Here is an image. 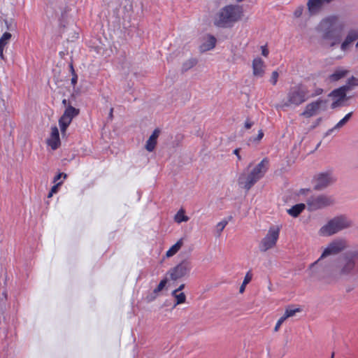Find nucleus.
<instances>
[{
  "instance_id": "nucleus-7",
  "label": "nucleus",
  "mask_w": 358,
  "mask_h": 358,
  "mask_svg": "<svg viewBox=\"0 0 358 358\" xmlns=\"http://www.w3.org/2000/svg\"><path fill=\"white\" fill-rule=\"evenodd\" d=\"M308 98L306 89L302 86L292 88L287 95V99L282 103V107L297 106L305 102Z\"/></svg>"
},
{
  "instance_id": "nucleus-2",
  "label": "nucleus",
  "mask_w": 358,
  "mask_h": 358,
  "mask_svg": "<svg viewBox=\"0 0 358 358\" xmlns=\"http://www.w3.org/2000/svg\"><path fill=\"white\" fill-rule=\"evenodd\" d=\"M243 8L239 5H228L221 8L213 18L214 24L220 27L231 26L242 19Z\"/></svg>"
},
{
  "instance_id": "nucleus-1",
  "label": "nucleus",
  "mask_w": 358,
  "mask_h": 358,
  "mask_svg": "<svg viewBox=\"0 0 358 358\" xmlns=\"http://www.w3.org/2000/svg\"><path fill=\"white\" fill-rule=\"evenodd\" d=\"M315 30L331 52L338 51L337 59L345 57L354 44L358 50V27H350V22L341 15H330L322 18Z\"/></svg>"
},
{
  "instance_id": "nucleus-21",
  "label": "nucleus",
  "mask_w": 358,
  "mask_h": 358,
  "mask_svg": "<svg viewBox=\"0 0 358 358\" xmlns=\"http://www.w3.org/2000/svg\"><path fill=\"white\" fill-rule=\"evenodd\" d=\"M12 35L9 32H5L0 38V58L4 59L3 50L5 47L9 43Z\"/></svg>"
},
{
  "instance_id": "nucleus-31",
  "label": "nucleus",
  "mask_w": 358,
  "mask_h": 358,
  "mask_svg": "<svg viewBox=\"0 0 358 358\" xmlns=\"http://www.w3.org/2000/svg\"><path fill=\"white\" fill-rule=\"evenodd\" d=\"M196 62H197L196 59H189L187 60L185 62H184V64L182 65V69L185 71H187V70L192 69V67H194L196 64Z\"/></svg>"
},
{
  "instance_id": "nucleus-47",
  "label": "nucleus",
  "mask_w": 358,
  "mask_h": 358,
  "mask_svg": "<svg viewBox=\"0 0 358 358\" xmlns=\"http://www.w3.org/2000/svg\"><path fill=\"white\" fill-rule=\"evenodd\" d=\"M309 192V189H301V194H305L306 192Z\"/></svg>"
},
{
  "instance_id": "nucleus-29",
  "label": "nucleus",
  "mask_w": 358,
  "mask_h": 358,
  "mask_svg": "<svg viewBox=\"0 0 358 358\" xmlns=\"http://www.w3.org/2000/svg\"><path fill=\"white\" fill-rule=\"evenodd\" d=\"M251 280H252V274L250 272H248L246 273V275L244 278V280L243 281V283L240 287V289H239L240 293H243L245 291L246 285L248 284L251 281Z\"/></svg>"
},
{
  "instance_id": "nucleus-24",
  "label": "nucleus",
  "mask_w": 358,
  "mask_h": 358,
  "mask_svg": "<svg viewBox=\"0 0 358 358\" xmlns=\"http://www.w3.org/2000/svg\"><path fill=\"white\" fill-rule=\"evenodd\" d=\"M305 207L304 203L296 204L287 210V213L294 217H296L305 209Z\"/></svg>"
},
{
  "instance_id": "nucleus-40",
  "label": "nucleus",
  "mask_w": 358,
  "mask_h": 358,
  "mask_svg": "<svg viewBox=\"0 0 358 358\" xmlns=\"http://www.w3.org/2000/svg\"><path fill=\"white\" fill-rule=\"evenodd\" d=\"M261 50H262V55L263 56H264L265 57H266L269 53L267 48L265 45H262V46H261Z\"/></svg>"
},
{
  "instance_id": "nucleus-6",
  "label": "nucleus",
  "mask_w": 358,
  "mask_h": 358,
  "mask_svg": "<svg viewBox=\"0 0 358 358\" xmlns=\"http://www.w3.org/2000/svg\"><path fill=\"white\" fill-rule=\"evenodd\" d=\"M347 248L348 243L345 239L339 238L333 240L324 248L320 257L310 265V269L313 268L322 259L337 255L345 250Z\"/></svg>"
},
{
  "instance_id": "nucleus-8",
  "label": "nucleus",
  "mask_w": 358,
  "mask_h": 358,
  "mask_svg": "<svg viewBox=\"0 0 358 358\" xmlns=\"http://www.w3.org/2000/svg\"><path fill=\"white\" fill-rule=\"evenodd\" d=\"M280 227L279 226H271L266 236L261 240L259 248L262 252L273 248L277 243L280 235Z\"/></svg>"
},
{
  "instance_id": "nucleus-32",
  "label": "nucleus",
  "mask_w": 358,
  "mask_h": 358,
  "mask_svg": "<svg viewBox=\"0 0 358 358\" xmlns=\"http://www.w3.org/2000/svg\"><path fill=\"white\" fill-rule=\"evenodd\" d=\"M166 282H167L166 279H164V280H161L160 282L159 283L158 286L155 289L154 292L157 293V292H159L160 291H162L164 289V287H165Z\"/></svg>"
},
{
  "instance_id": "nucleus-50",
  "label": "nucleus",
  "mask_w": 358,
  "mask_h": 358,
  "mask_svg": "<svg viewBox=\"0 0 358 358\" xmlns=\"http://www.w3.org/2000/svg\"><path fill=\"white\" fill-rule=\"evenodd\" d=\"M332 357H334V354L332 355ZM331 358H333V357H331Z\"/></svg>"
},
{
  "instance_id": "nucleus-25",
  "label": "nucleus",
  "mask_w": 358,
  "mask_h": 358,
  "mask_svg": "<svg viewBox=\"0 0 358 358\" xmlns=\"http://www.w3.org/2000/svg\"><path fill=\"white\" fill-rule=\"evenodd\" d=\"M343 87H345L347 91L351 90L355 87H358V78L353 76L350 77L348 76L345 85H343Z\"/></svg>"
},
{
  "instance_id": "nucleus-13",
  "label": "nucleus",
  "mask_w": 358,
  "mask_h": 358,
  "mask_svg": "<svg viewBox=\"0 0 358 358\" xmlns=\"http://www.w3.org/2000/svg\"><path fill=\"white\" fill-rule=\"evenodd\" d=\"M191 268V262L188 260H184L176 266L171 268L168 274L169 275L171 280H176L187 275Z\"/></svg>"
},
{
  "instance_id": "nucleus-36",
  "label": "nucleus",
  "mask_w": 358,
  "mask_h": 358,
  "mask_svg": "<svg viewBox=\"0 0 358 358\" xmlns=\"http://www.w3.org/2000/svg\"><path fill=\"white\" fill-rule=\"evenodd\" d=\"M324 90L321 87H316L314 91L313 92V93L310 94V96L311 97H314V96H320L321 95L322 93H323Z\"/></svg>"
},
{
  "instance_id": "nucleus-30",
  "label": "nucleus",
  "mask_w": 358,
  "mask_h": 358,
  "mask_svg": "<svg viewBox=\"0 0 358 358\" xmlns=\"http://www.w3.org/2000/svg\"><path fill=\"white\" fill-rule=\"evenodd\" d=\"M228 222L226 220H223L218 222L215 226V231L217 236H220L221 233L227 226Z\"/></svg>"
},
{
  "instance_id": "nucleus-11",
  "label": "nucleus",
  "mask_w": 358,
  "mask_h": 358,
  "mask_svg": "<svg viewBox=\"0 0 358 358\" xmlns=\"http://www.w3.org/2000/svg\"><path fill=\"white\" fill-rule=\"evenodd\" d=\"M327 100L322 99L315 100L305 106L303 111L300 115L306 118L315 116L321 111H324L327 109Z\"/></svg>"
},
{
  "instance_id": "nucleus-18",
  "label": "nucleus",
  "mask_w": 358,
  "mask_h": 358,
  "mask_svg": "<svg viewBox=\"0 0 358 358\" xmlns=\"http://www.w3.org/2000/svg\"><path fill=\"white\" fill-rule=\"evenodd\" d=\"M266 65L259 57H256L252 61V73L255 77H262L265 72Z\"/></svg>"
},
{
  "instance_id": "nucleus-49",
  "label": "nucleus",
  "mask_w": 358,
  "mask_h": 358,
  "mask_svg": "<svg viewBox=\"0 0 358 358\" xmlns=\"http://www.w3.org/2000/svg\"><path fill=\"white\" fill-rule=\"evenodd\" d=\"M113 108H110V116L112 117L113 116Z\"/></svg>"
},
{
  "instance_id": "nucleus-28",
  "label": "nucleus",
  "mask_w": 358,
  "mask_h": 358,
  "mask_svg": "<svg viewBox=\"0 0 358 358\" xmlns=\"http://www.w3.org/2000/svg\"><path fill=\"white\" fill-rule=\"evenodd\" d=\"M175 221L178 223H180L182 222H187L189 218L187 216L185 215V212L183 210H180L176 215H175Z\"/></svg>"
},
{
  "instance_id": "nucleus-39",
  "label": "nucleus",
  "mask_w": 358,
  "mask_h": 358,
  "mask_svg": "<svg viewBox=\"0 0 358 358\" xmlns=\"http://www.w3.org/2000/svg\"><path fill=\"white\" fill-rule=\"evenodd\" d=\"M62 182H59L52 187L50 191L52 193L56 194L58 192L59 187L62 185Z\"/></svg>"
},
{
  "instance_id": "nucleus-27",
  "label": "nucleus",
  "mask_w": 358,
  "mask_h": 358,
  "mask_svg": "<svg viewBox=\"0 0 358 358\" xmlns=\"http://www.w3.org/2000/svg\"><path fill=\"white\" fill-rule=\"evenodd\" d=\"M300 311H301V310L299 308H293L291 307H287L285 309V313L282 316L287 320L289 317L294 316L296 313H297Z\"/></svg>"
},
{
  "instance_id": "nucleus-42",
  "label": "nucleus",
  "mask_w": 358,
  "mask_h": 358,
  "mask_svg": "<svg viewBox=\"0 0 358 358\" xmlns=\"http://www.w3.org/2000/svg\"><path fill=\"white\" fill-rule=\"evenodd\" d=\"M64 177V178H66V174H64L62 173H58L54 178V180L53 182H55L56 181H57L58 180H59L62 177Z\"/></svg>"
},
{
  "instance_id": "nucleus-33",
  "label": "nucleus",
  "mask_w": 358,
  "mask_h": 358,
  "mask_svg": "<svg viewBox=\"0 0 358 358\" xmlns=\"http://www.w3.org/2000/svg\"><path fill=\"white\" fill-rule=\"evenodd\" d=\"M278 73L277 71H273L270 79L271 83L273 85H275L278 79Z\"/></svg>"
},
{
  "instance_id": "nucleus-3",
  "label": "nucleus",
  "mask_w": 358,
  "mask_h": 358,
  "mask_svg": "<svg viewBox=\"0 0 358 358\" xmlns=\"http://www.w3.org/2000/svg\"><path fill=\"white\" fill-rule=\"evenodd\" d=\"M352 225V220L345 215L336 216L329 220L318 231L322 237L331 236L341 231L347 229Z\"/></svg>"
},
{
  "instance_id": "nucleus-22",
  "label": "nucleus",
  "mask_w": 358,
  "mask_h": 358,
  "mask_svg": "<svg viewBox=\"0 0 358 358\" xmlns=\"http://www.w3.org/2000/svg\"><path fill=\"white\" fill-rule=\"evenodd\" d=\"M352 113H348L343 119H341L333 128L329 129L326 134L329 135L335 130H339L342 128L350 119Z\"/></svg>"
},
{
  "instance_id": "nucleus-5",
  "label": "nucleus",
  "mask_w": 358,
  "mask_h": 358,
  "mask_svg": "<svg viewBox=\"0 0 358 358\" xmlns=\"http://www.w3.org/2000/svg\"><path fill=\"white\" fill-rule=\"evenodd\" d=\"M358 258V251L350 252L344 255L338 266V274L342 277L353 275L356 268V259Z\"/></svg>"
},
{
  "instance_id": "nucleus-41",
  "label": "nucleus",
  "mask_w": 358,
  "mask_h": 358,
  "mask_svg": "<svg viewBox=\"0 0 358 358\" xmlns=\"http://www.w3.org/2000/svg\"><path fill=\"white\" fill-rule=\"evenodd\" d=\"M253 124H254L253 122H252L250 120H246V121L245 122V124H244V127L246 129H249L252 127Z\"/></svg>"
},
{
  "instance_id": "nucleus-4",
  "label": "nucleus",
  "mask_w": 358,
  "mask_h": 358,
  "mask_svg": "<svg viewBox=\"0 0 358 358\" xmlns=\"http://www.w3.org/2000/svg\"><path fill=\"white\" fill-rule=\"evenodd\" d=\"M268 166V160L263 159L248 175L241 174L238 178V183L245 189H250L266 172Z\"/></svg>"
},
{
  "instance_id": "nucleus-48",
  "label": "nucleus",
  "mask_w": 358,
  "mask_h": 358,
  "mask_svg": "<svg viewBox=\"0 0 358 358\" xmlns=\"http://www.w3.org/2000/svg\"><path fill=\"white\" fill-rule=\"evenodd\" d=\"M54 193H52V191H50L48 195V198H51L52 196H53Z\"/></svg>"
},
{
  "instance_id": "nucleus-20",
  "label": "nucleus",
  "mask_w": 358,
  "mask_h": 358,
  "mask_svg": "<svg viewBox=\"0 0 358 358\" xmlns=\"http://www.w3.org/2000/svg\"><path fill=\"white\" fill-rule=\"evenodd\" d=\"M159 130L155 129L151 136L149 137L148 140L146 142L145 144V149L149 151L152 152L155 150L156 144H157V140L159 135Z\"/></svg>"
},
{
  "instance_id": "nucleus-26",
  "label": "nucleus",
  "mask_w": 358,
  "mask_h": 358,
  "mask_svg": "<svg viewBox=\"0 0 358 358\" xmlns=\"http://www.w3.org/2000/svg\"><path fill=\"white\" fill-rule=\"evenodd\" d=\"M172 296L176 299V301L174 306L185 302L186 296L183 292H178V290H173L172 292Z\"/></svg>"
},
{
  "instance_id": "nucleus-46",
  "label": "nucleus",
  "mask_w": 358,
  "mask_h": 358,
  "mask_svg": "<svg viewBox=\"0 0 358 358\" xmlns=\"http://www.w3.org/2000/svg\"><path fill=\"white\" fill-rule=\"evenodd\" d=\"M62 103H63L64 106H66V108L68 106H67V100L66 99H63L62 100Z\"/></svg>"
},
{
  "instance_id": "nucleus-35",
  "label": "nucleus",
  "mask_w": 358,
  "mask_h": 358,
  "mask_svg": "<svg viewBox=\"0 0 358 358\" xmlns=\"http://www.w3.org/2000/svg\"><path fill=\"white\" fill-rule=\"evenodd\" d=\"M263 136H264V133H263L262 130H259L257 138H250L248 140V142L250 143V142H255V141H259L263 138Z\"/></svg>"
},
{
  "instance_id": "nucleus-15",
  "label": "nucleus",
  "mask_w": 358,
  "mask_h": 358,
  "mask_svg": "<svg viewBox=\"0 0 358 358\" xmlns=\"http://www.w3.org/2000/svg\"><path fill=\"white\" fill-rule=\"evenodd\" d=\"M314 181L315 189H322L332 184L335 181V178L331 172H324L315 176Z\"/></svg>"
},
{
  "instance_id": "nucleus-44",
  "label": "nucleus",
  "mask_w": 358,
  "mask_h": 358,
  "mask_svg": "<svg viewBox=\"0 0 358 358\" xmlns=\"http://www.w3.org/2000/svg\"><path fill=\"white\" fill-rule=\"evenodd\" d=\"M239 150L240 149L239 148H236L234 150V154L236 155L237 156V158L238 160H241V155H239Z\"/></svg>"
},
{
  "instance_id": "nucleus-43",
  "label": "nucleus",
  "mask_w": 358,
  "mask_h": 358,
  "mask_svg": "<svg viewBox=\"0 0 358 358\" xmlns=\"http://www.w3.org/2000/svg\"><path fill=\"white\" fill-rule=\"evenodd\" d=\"M77 80H78V76H77L76 74H75L73 73V77H72L71 80V84L73 85H75L76 84V83H77Z\"/></svg>"
},
{
  "instance_id": "nucleus-45",
  "label": "nucleus",
  "mask_w": 358,
  "mask_h": 358,
  "mask_svg": "<svg viewBox=\"0 0 358 358\" xmlns=\"http://www.w3.org/2000/svg\"><path fill=\"white\" fill-rule=\"evenodd\" d=\"M185 287V285L184 284H182L178 289H176V290H178V292H180V290H182Z\"/></svg>"
},
{
  "instance_id": "nucleus-16",
  "label": "nucleus",
  "mask_w": 358,
  "mask_h": 358,
  "mask_svg": "<svg viewBox=\"0 0 358 358\" xmlns=\"http://www.w3.org/2000/svg\"><path fill=\"white\" fill-rule=\"evenodd\" d=\"M348 91L343 86L334 90L329 94V97H330L333 102L331 103V108H335L340 106L341 103L345 99L346 92Z\"/></svg>"
},
{
  "instance_id": "nucleus-12",
  "label": "nucleus",
  "mask_w": 358,
  "mask_h": 358,
  "mask_svg": "<svg viewBox=\"0 0 358 358\" xmlns=\"http://www.w3.org/2000/svg\"><path fill=\"white\" fill-rule=\"evenodd\" d=\"M79 112L80 110L78 108H76L71 105H68L66 108L63 115L59 119V126L63 136L66 135L67 128L73 119L78 115Z\"/></svg>"
},
{
  "instance_id": "nucleus-17",
  "label": "nucleus",
  "mask_w": 358,
  "mask_h": 358,
  "mask_svg": "<svg viewBox=\"0 0 358 358\" xmlns=\"http://www.w3.org/2000/svg\"><path fill=\"white\" fill-rule=\"evenodd\" d=\"M48 145L52 149L56 150L61 144L59 138V129L56 126L51 127V131L49 138L47 139Z\"/></svg>"
},
{
  "instance_id": "nucleus-38",
  "label": "nucleus",
  "mask_w": 358,
  "mask_h": 358,
  "mask_svg": "<svg viewBox=\"0 0 358 358\" xmlns=\"http://www.w3.org/2000/svg\"><path fill=\"white\" fill-rule=\"evenodd\" d=\"M302 13H303V8L299 7L294 11V15L296 17H299L302 15Z\"/></svg>"
},
{
  "instance_id": "nucleus-19",
  "label": "nucleus",
  "mask_w": 358,
  "mask_h": 358,
  "mask_svg": "<svg viewBox=\"0 0 358 358\" xmlns=\"http://www.w3.org/2000/svg\"><path fill=\"white\" fill-rule=\"evenodd\" d=\"M333 0H309L308 8L310 13L314 14L318 12L320 8L325 3H328Z\"/></svg>"
},
{
  "instance_id": "nucleus-10",
  "label": "nucleus",
  "mask_w": 358,
  "mask_h": 358,
  "mask_svg": "<svg viewBox=\"0 0 358 358\" xmlns=\"http://www.w3.org/2000/svg\"><path fill=\"white\" fill-rule=\"evenodd\" d=\"M351 73L348 66H336L330 71L325 78L328 85H336L344 79L347 78Z\"/></svg>"
},
{
  "instance_id": "nucleus-23",
  "label": "nucleus",
  "mask_w": 358,
  "mask_h": 358,
  "mask_svg": "<svg viewBox=\"0 0 358 358\" xmlns=\"http://www.w3.org/2000/svg\"><path fill=\"white\" fill-rule=\"evenodd\" d=\"M183 245V241L182 238L179 239L170 249L166 252V257H173L176 255L182 248Z\"/></svg>"
},
{
  "instance_id": "nucleus-9",
  "label": "nucleus",
  "mask_w": 358,
  "mask_h": 358,
  "mask_svg": "<svg viewBox=\"0 0 358 358\" xmlns=\"http://www.w3.org/2000/svg\"><path fill=\"white\" fill-rule=\"evenodd\" d=\"M306 203L310 211L329 206L334 203V199L326 194L312 195L307 198Z\"/></svg>"
},
{
  "instance_id": "nucleus-14",
  "label": "nucleus",
  "mask_w": 358,
  "mask_h": 358,
  "mask_svg": "<svg viewBox=\"0 0 358 358\" xmlns=\"http://www.w3.org/2000/svg\"><path fill=\"white\" fill-rule=\"evenodd\" d=\"M217 43L216 38L210 34L201 35L199 38L198 49L199 52L204 53L213 50Z\"/></svg>"
},
{
  "instance_id": "nucleus-34",
  "label": "nucleus",
  "mask_w": 358,
  "mask_h": 358,
  "mask_svg": "<svg viewBox=\"0 0 358 358\" xmlns=\"http://www.w3.org/2000/svg\"><path fill=\"white\" fill-rule=\"evenodd\" d=\"M5 23L6 25V28L9 30L12 31L16 28V24L12 20H10V21L5 20Z\"/></svg>"
},
{
  "instance_id": "nucleus-37",
  "label": "nucleus",
  "mask_w": 358,
  "mask_h": 358,
  "mask_svg": "<svg viewBox=\"0 0 358 358\" xmlns=\"http://www.w3.org/2000/svg\"><path fill=\"white\" fill-rule=\"evenodd\" d=\"M286 320V319L282 316L277 322L275 327H274V331L276 332L279 330L280 326L282 325V324Z\"/></svg>"
}]
</instances>
